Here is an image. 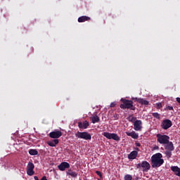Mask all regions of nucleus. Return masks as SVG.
Listing matches in <instances>:
<instances>
[{"label": "nucleus", "instance_id": "obj_27", "mask_svg": "<svg viewBox=\"0 0 180 180\" xmlns=\"http://www.w3.org/2000/svg\"><path fill=\"white\" fill-rule=\"evenodd\" d=\"M132 101H134V102H138V103H140V101L141 100V98H134L133 97Z\"/></svg>", "mask_w": 180, "mask_h": 180}, {"label": "nucleus", "instance_id": "obj_34", "mask_svg": "<svg viewBox=\"0 0 180 180\" xmlns=\"http://www.w3.org/2000/svg\"><path fill=\"white\" fill-rule=\"evenodd\" d=\"M176 99V102H178V103L180 104V98L177 97Z\"/></svg>", "mask_w": 180, "mask_h": 180}, {"label": "nucleus", "instance_id": "obj_32", "mask_svg": "<svg viewBox=\"0 0 180 180\" xmlns=\"http://www.w3.org/2000/svg\"><path fill=\"white\" fill-rule=\"evenodd\" d=\"M110 106V108H115V106H116V103L115 102L111 103Z\"/></svg>", "mask_w": 180, "mask_h": 180}, {"label": "nucleus", "instance_id": "obj_17", "mask_svg": "<svg viewBox=\"0 0 180 180\" xmlns=\"http://www.w3.org/2000/svg\"><path fill=\"white\" fill-rule=\"evenodd\" d=\"M171 170L174 172L177 176H180V168L178 166H172Z\"/></svg>", "mask_w": 180, "mask_h": 180}, {"label": "nucleus", "instance_id": "obj_9", "mask_svg": "<svg viewBox=\"0 0 180 180\" xmlns=\"http://www.w3.org/2000/svg\"><path fill=\"white\" fill-rule=\"evenodd\" d=\"M63 136V132L61 131H53L49 133V137L51 139H60Z\"/></svg>", "mask_w": 180, "mask_h": 180}, {"label": "nucleus", "instance_id": "obj_26", "mask_svg": "<svg viewBox=\"0 0 180 180\" xmlns=\"http://www.w3.org/2000/svg\"><path fill=\"white\" fill-rule=\"evenodd\" d=\"M152 116H153V117H155V119H160V114L158 112H153L152 113Z\"/></svg>", "mask_w": 180, "mask_h": 180}, {"label": "nucleus", "instance_id": "obj_12", "mask_svg": "<svg viewBox=\"0 0 180 180\" xmlns=\"http://www.w3.org/2000/svg\"><path fill=\"white\" fill-rule=\"evenodd\" d=\"M89 126V122L85 120L84 122H78V127L79 129H88Z\"/></svg>", "mask_w": 180, "mask_h": 180}, {"label": "nucleus", "instance_id": "obj_19", "mask_svg": "<svg viewBox=\"0 0 180 180\" xmlns=\"http://www.w3.org/2000/svg\"><path fill=\"white\" fill-rule=\"evenodd\" d=\"M90 20H91V18H89L86 15H84V16H81L78 18V22H79V23H82L84 22H86Z\"/></svg>", "mask_w": 180, "mask_h": 180}, {"label": "nucleus", "instance_id": "obj_14", "mask_svg": "<svg viewBox=\"0 0 180 180\" xmlns=\"http://www.w3.org/2000/svg\"><path fill=\"white\" fill-rule=\"evenodd\" d=\"M67 175H69V176H71L72 178H77L78 176V173L76 172H74L72 169H69L66 172Z\"/></svg>", "mask_w": 180, "mask_h": 180}, {"label": "nucleus", "instance_id": "obj_3", "mask_svg": "<svg viewBox=\"0 0 180 180\" xmlns=\"http://www.w3.org/2000/svg\"><path fill=\"white\" fill-rule=\"evenodd\" d=\"M136 167L138 169H142L143 172H148L151 168L150 163L146 160L142 161L141 163L137 164Z\"/></svg>", "mask_w": 180, "mask_h": 180}, {"label": "nucleus", "instance_id": "obj_35", "mask_svg": "<svg viewBox=\"0 0 180 180\" xmlns=\"http://www.w3.org/2000/svg\"><path fill=\"white\" fill-rule=\"evenodd\" d=\"M158 148V146L155 147V149Z\"/></svg>", "mask_w": 180, "mask_h": 180}, {"label": "nucleus", "instance_id": "obj_5", "mask_svg": "<svg viewBox=\"0 0 180 180\" xmlns=\"http://www.w3.org/2000/svg\"><path fill=\"white\" fill-rule=\"evenodd\" d=\"M157 141L160 144H167L169 141V136L165 134H158L156 135Z\"/></svg>", "mask_w": 180, "mask_h": 180}, {"label": "nucleus", "instance_id": "obj_31", "mask_svg": "<svg viewBox=\"0 0 180 180\" xmlns=\"http://www.w3.org/2000/svg\"><path fill=\"white\" fill-rule=\"evenodd\" d=\"M157 106L159 109H161V108H162V104L161 103H157Z\"/></svg>", "mask_w": 180, "mask_h": 180}, {"label": "nucleus", "instance_id": "obj_30", "mask_svg": "<svg viewBox=\"0 0 180 180\" xmlns=\"http://www.w3.org/2000/svg\"><path fill=\"white\" fill-rule=\"evenodd\" d=\"M113 117H114V120H117L119 119V115L115 114Z\"/></svg>", "mask_w": 180, "mask_h": 180}, {"label": "nucleus", "instance_id": "obj_24", "mask_svg": "<svg viewBox=\"0 0 180 180\" xmlns=\"http://www.w3.org/2000/svg\"><path fill=\"white\" fill-rule=\"evenodd\" d=\"M172 150H167L165 152V154L167 155V157H168V158H171L172 155Z\"/></svg>", "mask_w": 180, "mask_h": 180}, {"label": "nucleus", "instance_id": "obj_22", "mask_svg": "<svg viewBox=\"0 0 180 180\" xmlns=\"http://www.w3.org/2000/svg\"><path fill=\"white\" fill-rule=\"evenodd\" d=\"M139 103H141V105H144L145 106H147L148 103H150V102L147 100H145L144 98H141V100H139Z\"/></svg>", "mask_w": 180, "mask_h": 180}, {"label": "nucleus", "instance_id": "obj_4", "mask_svg": "<svg viewBox=\"0 0 180 180\" xmlns=\"http://www.w3.org/2000/svg\"><path fill=\"white\" fill-rule=\"evenodd\" d=\"M75 136L77 137V139H82L83 140H86V141L92 140V136L91 135V134L86 131L81 132L78 131L75 134Z\"/></svg>", "mask_w": 180, "mask_h": 180}, {"label": "nucleus", "instance_id": "obj_15", "mask_svg": "<svg viewBox=\"0 0 180 180\" xmlns=\"http://www.w3.org/2000/svg\"><path fill=\"white\" fill-rule=\"evenodd\" d=\"M127 136L133 138L134 140H137L139 139V134L136 133V131H133L131 132H127Z\"/></svg>", "mask_w": 180, "mask_h": 180}, {"label": "nucleus", "instance_id": "obj_29", "mask_svg": "<svg viewBox=\"0 0 180 180\" xmlns=\"http://www.w3.org/2000/svg\"><path fill=\"white\" fill-rule=\"evenodd\" d=\"M96 174L100 176V178H102V173L100 171H96Z\"/></svg>", "mask_w": 180, "mask_h": 180}, {"label": "nucleus", "instance_id": "obj_36", "mask_svg": "<svg viewBox=\"0 0 180 180\" xmlns=\"http://www.w3.org/2000/svg\"><path fill=\"white\" fill-rule=\"evenodd\" d=\"M136 150H139V148H136Z\"/></svg>", "mask_w": 180, "mask_h": 180}, {"label": "nucleus", "instance_id": "obj_8", "mask_svg": "<svg viewBox=\"0 0 180 180\" xmlns=\"http://www.w3.org/2000/svg\"><path fill=\"white\" fill-rule=\"evenodd\" d=\"M172 126V121L168 119L163 120L161 124L162 129H163L164 130H168V129H169V127H171Z\"/></svg>", "mask_w": 180, "mask_h": 180}, {"label": "nucleus", "instance_id": "obj_25", "mask_svg": "<svg viewBox=\"0 0 180 180\" xmlns=\"http://www.w3.org/2000/svg\"><path fill=\"white\" fill-rule=\"evenodd\" d=\"M124 180H131V179H133V176H131V175H130V174H127L124 176Z\"/></svg>", "mask_w": 180, "mask_h": 180}, {"label": "nucleus", "instance_id": "obj_18", "mask_svg": "<svg viewBox=\"0 0 180 180\" xmlns=\"http://www.w3.org/2000/svg\"><path fill=\"white\" fill-rule=\"evenodd\" d=\"M137 154H139V153L136 150L131 152L128 155L129 160H136V158H137Z\"/></svg>", "mask_w": 180, "mask_h": 180}, {"label": "nucleus", "instance_id": "obj_11", "mask_svg": "<svg viewBox=\"0 0 180 180\" xmlns=\"http://www.w3.org/2000/svg\"><path fill=\"white\" fill-rule=\"evenodd\" d=\"M58 168L60 171H65L70 168V163L67 162H62L58 166Z\"/></svg>", "mask_w": 180, "mask_h": 180}, {"label": "nucleus", "instance_id": "obj_6", "mask_svg": "<svg viewBox=\"0 0 180 180\" xmlns=\"http://www.w3.org/2000/svg\"><path fill=\"white\" fill-rule=\"evenodd\" d=\"M103 136L108 139V140H115V141H120V137L117 134H111L109 132H103Z\"/></svg>", "mask_w": 180, "mask_h": 180}, {"label": "nucleus", "instance_id": "obj_20", "mask_svg": "<svg viewBox=\"0 0 180 180\" xmlns=\"http://www.w3.org/2000/svg\"><path fill=\"white\" fill-rule=\"evenodd\" d=\"M91 122L95 124V123H99V122H101V119L99 118V117L98 115L94 116V117H91Z\"/></svg>", "mask_w": 180, "mask_h": 180}, {"label": "nucleus", "instance_id": "obj_1", "mask_svg": "<svg viewBox=\"0 0 180 180\" xmlns=\"http://www.w3.org/2000/svg\"><path fill=\"white\" fill-rule=\"evenodd\" d=\"M164 164L162 154L158 153L151 157V165L153 168H158Z\"/></svg>", "mask_w": 180, "mask_h": 180}, {"label": "nucleus", "instance_id": "obj_13", "mask_svg": "<svg viewBox=\"0 0 180 180\" xmlns=\"http://www.w3.org/2000/svg\"><path fill=\"white\" fill-rule=\"evenodd\" d=\"M165 148L169 151H174V150H175L174 143L169 141L168 143H165Z\"/></svg>", "mask_w": 180, "mask_h": 180}, {"label": "nucleus", "instance_id": "obj_28", "mask_svg": "<svg viewBox=\"0 0 180 180\" xmlns=\"http://www.w3.org/2000/svg\"><path fill=\"white\" fill-rule=\"evenodd\" d=\"M166 109H167V110H174V107L168 105L166 107Z\"/></svg>", "mask_w": 180, "mask_h": 180}, {"label": "nucleus", "instance_id": "obj_10", "mask_svg": "<svg viewBox=\"0 0 180 180\" xmlns=\"http://www.w3.org/2000/svg\"><path fill=\"white\" fill-rule=\"evenodd\" d=\"M141 124H143V122L140 120H136L134 122V129L136 130V131L141 130V129L143 128V127H141Z\"/></svg>", "mask_w": 180, "mask_h": 180}, {"label": "nucleus", "instance_id": "obj_7", "mask_svg": "<svg viewBox=\"0 0 180 180\" xmlns=\"http://www.w3.org/2000/svg\"><path fill=\"white\" fill-rule=\"evenodd\" d=\"M34 164L32 162H29L27 166V174L30 176H32V175H34Z\"/></svg>", "mask_w": 180, "mask_h": 180}, {"label": "nucleus", "instance_id": "obj_33", "mask_svg": "<svg viewBox=\"0 0 180 180\" xmlns=\"http://www.w3.org/2000/svg\"><path fill=\"white\" fill-rule=\"evenodd\" d=\"M135 144L136 147H141V144L140 143H136Z\"/></svg>", "mask_w": 180, "mask_h": 180}, {"label": "nucleus", "instance_id": "obj_21", "mask_svg": "<svg viewBox=\"0 0 180 180\" xmlns=\"http://www.w3.org/2000/svg\"><path fill=\"white\" fill-rule=\"evenodd\" d=\"M29 154L30 155H37L39 152L36 149H30Z\"/></svg>", "mask_w": 180, "mask_h": 180}, {"label": "nucleus", "instance_id": "obj_16", "mask_svg": "<svg viewBox=\"0 0 180 180\" xmlns=\"http://www.w3.org/2000/svg\"><path fill=\"white\" fill-rule=\"evenodd\" d=\"M60 143V141L58 139H53L52 141H48L47 144L49 146V147H56L57 144Z\"/></svg>", "mask_w": 180, "mask_h": 180}, {"label": "nucleus", "instance_id": "obj_2", "mask_svg": "<svg viewBox=\"0 0 180 180\" xmlns=\"http://www.w3.org/2000/svg\"><path fill=\"white\" fill-rule=\"evenodd\" d=\"M121 102H122L120 105L121 109H130L131 110H134L136 109V106L133 105V101L131 100L121 98Z\"/></svg>", "mask_w": 180, "mask_h": 180}, {"label": "nucleus", "instance_id": "obj_23", "mask_svg": "<svg viewBox=\"0 0 180 180\" xmlns=\"http://www.w3.org/2000/svg\"><path fill=\"white\" fill-rule=\"evenodd\" d=\"M128 120H129V122H131V123H134V122H136V120H137V117H134L133 115H130L128 117Z\"/></svg>", "mask_w": 180, "mask_h": 180}]
</instances>
